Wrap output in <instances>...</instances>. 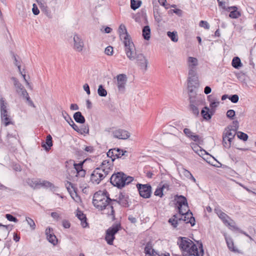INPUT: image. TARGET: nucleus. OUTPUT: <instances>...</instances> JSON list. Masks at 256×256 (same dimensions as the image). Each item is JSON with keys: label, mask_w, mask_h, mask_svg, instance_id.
Returning <instances> with one entry per match:
<instances>
[{"label": "nucleus", "mask_w": 256, "mask_h": 256, "mask_svg": "<svg viewBox=\"0 0 256 256\" xmlns=\"http://www.w3.org/2000/svg\"><path fill=\"white\" fill-rule=\"evenodd\" d=\"M211 96H208V100L210 102V107L212 108V110L216 108L219 104L220 102L218 101L215 102L214 100L211 99L210 97Z\"/></svg>", "instance_id": "43"}, {"label": "nucleus", "mask_w": 256, "mask_h": 256, "mask_svg": "<svg viewBox=\"0 0 256 256\" xmlns=\"http://www.w3.org/2000/svg\"><path fill=\"white\" fill-rule=\"evenodd\" d=\"M142 34L144 38L149 40L150 38V28L148 26H144L142 30Z\"/></svg>", "instance_id": "29"}, {"label": "nucleus", "mask_w": 256, "mask_h": 256, "mask_svg": "<svg viewBox=\"0 0 256 256\" xmlns=\"http://www.w3.org/2000/svg\"><path fill=\"white\" fill-rule=\"evenodd\" d=\"M51 216L56 220H58L60 218V214L56 212H52L50 214Z\"/></svg>", "instance_id": "64"}, {"label": "nucleus", "mask_w": 256, "mask_h": 256, "mask_svg": "<svg viewBox=\"0 0 256 256\" xmlns=\"http://www.w3.org/2000/svg\"><path fill=\"white\" fill-rule=\"evenodd\" d=\"M104 53L108 56H112L113 54V48L111 46H107L105 48Z\"/></svg>", "instance_id": "55"}, {"label": "nucleus", "mask_w": 256, "mask_h": 256, "mask_svg": "<svg viewBox=\"0 0 256 256\" xmlns=\"http://www.w3.org/2000/svg\"><path fill=\"white\" fill-rule=\"evenodd\" d=\"M66 188H67V190H68V192H70V194L72 198H74V196H72V192H71V190H70V186L72 188H74V193H75V195H76V196H77V194H76V190H75V189H74V184H73L72 182H69L67 181V182H66Z\"/></svg>", "instance_id": "44"}, {"label": "nucleus", "mask_w": 256, "mask_h": 256, "mask_svg": "<svg viewBox=\"0 0 256 256\" xmlns=\"http://www.w3.org/2000/svg\"><path fill=\"white\" fill-rule=\"evenodd\" d=\"M11 79L13 80L14 84L16 88V91L18 93H20V90H22L24 87L19 82L18 79L14 77H12Z\"/></svg>", "instance_id": "30"}, {"label": "nucleus", "mask_w": 256, "mask_h": 256, "mask_svg": "<svg viewBox=\"0 0 256 256\" xmlns=\"http://www.w3.org/2000/svg\"><path fill=\"white\" fill-rule=\"evenodd\" d=\"M73 41L74 50L76 52H81L84 47V41L83 40L81 36L77 34H74L73 37Z\"/></svg>", "instance_id": "13"}, {"label": "nucleus", "mask_w": 256, "mask_h": 256, "mask_svg": "<svg viewBox=\"0 0 256 256\" xmlns=\"http://www.w3.org/2000/svg\"><path fill=\"white\" fill-rule=\"evenodd\" d=\"M26 182L31 188H36L39 186L40 181L34 178H28L26 180Z\"/></svg>", "instance_id": "31"}, {"label": "nucleus", "mask_w": 256, "mask_h": 256, "mask_svg": "<svg viewBox=\"0 0 256 256\" xmlns=\"http://www.w3.org/2000/svg\"><path fill=\"white\" fill-rule=\"evenodd\" d=\"M108 162L104 160L102 162V168H96L92 172L90 176V180L93 184H98L108 174L110 168L105 167L104 166L108 164Z\"/></svg>", "instance_id": "8"}, {"label": "nucleus", "mask_w": 256, "mask_h": 256, "mask_svg": "<svg viewBox=\"0 0 256 256\" xmlns=\"http://www.w3.org/2000/svg\"><path fill=\"white\" fill-rule=\"evenodd\" d=\"M226 132L223 134L222 141L224 147L229 148L230 146L232 140L234 138L236 132H234L232 129L226 130Z\"/></svg>", "instance_id": "14"}, {"label": "nucleus", "mask_w": 256, "mask_h": 256, "mask_svg": "<svg viewBox=\"0 0 256 256\" xmlns=\"http://www.w3.org/2000/svg\"><path fill=\"white\" fill-rule=\"evenodd\" d=\"M144 253L146 256H156L158 252L152 248V244L151 242L146 243L144 248Z\"/></svg>", "instance_id": "20"}, {"label": "nucleus", "mask_w": 256, "mask_h": 256, "mask_svg": "<svg viewBox=\"0 0 256 256\" xmlns=\"http://www.w3.org/2000/svg\"><path fill=\"white\" fill-rule=\"evenodd\" d=\"M167 36L170 38L172 41L177 42L178 41V36L176 32H168Z\"/></svg>", "instance_id": "35"}, {"label": "nucleus", "mask_w": 256, "mask_h": 256, "mask_svg": "<svg viewBox=\"0 0 256 256\" xmlns=\"http://www.w3.org/2000/svg\"><path fill=\"white\" fill-rule=\"evenodd\" d=\"M84 161H83V162H80L78 164H76V163L74 164V168L76 171V172H78L80 171V170H83V164H84Z\"/></svg>", "instance_id": "46"}, {"label": "nucleus", "mask_w": 256, "mask_h": 256, "mask_svg": "<svg viewBox=\"0 0 256 256\" xmlns=\"http://www.w3.org/2000/svg\"><path fill=\"white\" fill-rule=\"evenodd\" d=\"M225 239L228 248L234 252L235 250L234 247V242L232 238L226 237Z\"/></svg>", "instance_id": "41"}, {"label": "nucleus", "mask_w": 256, "mask_h": 256, "mask_svg": "<svg viewBox=\"0 0 256 256\" xmlns=\"http://www.w3.org/2000/svg\"><path fill=\"white\" fill-rule=\"evenodd\" d=\"M39 181V186H40L42 187L46 188H50V190L53 191L56 190V189L58 188L57 187L55 186L54 184H52V182L48 181L42 180V182L40 180Z\"/></svg>", "instance_id": "28"}, {"label": "nucleus", "mask_w": 256, "mask_h": 256, "mask_svg": "<svg viewBox=\"0 0 256 256\" xmlns=\"http://www.w3.org/2000/svg\"><path fill=\"white\" fill-rule=\"evenodd\" d=\"M76 216L80 220L82 228H86L88 226L86 216L82 211L78 210Z\"/></svg>", "instance_id": "22"}, {"label": "nucleus", "mask_w": 256, "mask_h": 256, "mask_svg": "<svg viewBox=\"0 0 256 256\" xmlns=\"http://www.w3.org/2000/svg\"><path fill=\"white\" fill-rule=\"evenodd\" d=\"M232 64L236 68H239L242 65L240 58L237 56L233 58Z\"/></svg>", "instance_id": "34"}, {"label": "nucleus", "mask_w": 256, "mask_h": 256, "mask_svg": "<svg viewBox=\"0 0 256 256\" xmlns=\"http://www.w3.org/2000/svg\"><path fill=\"white\" fill-rule=\"evenodd\" d=\"M199 26L200 27H202L206 30H208L210 27L208 23L206 21L204 20H201L200 22Z\"/></svg>", "instance_id": "53"}, {"label": "nucleus", "mask_w": 256, "mask_h": 256, "mask_svg": "<svg viewBox=\"0 0 256 256\" xmlns=\"http://www.w3.org/2000/svg\"><path fill=\"white\" fill-rule=\"evenodd\" d=\"M26 220L32 230H34L36 228V224L32 219L30 218H26Z\"/></svg>", "instance_id": "49"}, {"label": "nucleus", "mask_w": 256, "mask_h": 256, "mask_svg": "<svg viewBox=\"0 0 256 256\" xmlns=\"http://www.w3.org/2000/svg\"><path fill=\"white\" fill-rule=\"evenodd\" d=\"M136 186L140 196L144 198H150L152 194V186L150 184H137Z\"/></svg>", "instance_id": "12"}, {"label": "nucleus", "mask_w": 256, "mask_h": 256, "mask_svg": "<svg viewBox=\"0 0 256 256\" xmlns=\"http://www.w3.org/2000/svg\"><path fill=\"white\" fill-rule=\"evenodd\" d=\"M236 115L235 111L233 110H228L226 112V116L230 120H234Z\"/></svg>", "instance_id": "48"}, {"label": "nucleus", "mask_w": 256, "mask_h": 256, "mask_svg": "<svg viewBox=\"0 0 256 256\" xmlns=\"http://www.w3.org/2000/svg\"><path fill=\"white\" fill-rule=\"evenodd\" d=\"M48 240L54 246L57 244L58 240L54 232L46 237Z\"/></svg>", "instance_id": "38"}, {"label": "nucleus", "mask_w": 256, "mask_h": 256, "mask_svg": "<svg viewBox=\"0 0 256 256\" xmlns=\"http://www.w3.org/2000/svg\"><path fill=\"white\" fill-rule=\"evenodd\" d=\"M159 10V6L158 5L154 6L153 7V12H154V16L155 20L160 23L162 20V16L158 12Z\"/></svg>", "instance_id": "26"}, {"label": "nucleus", "mask_w": 256, "mask_h": 256, "mask_svg": "<svg viewBox=\"0 0 256 256\" xmlns=\"http://www.w3.org/2000/svg\"><path fill=\"white\" fill-rule=\"evenodd\" d=\"M184 132L186 136L196 142H199L200 140V137L197 134H194L189 128H185L184 130Z\"/></svg>", "instance_id": "21"}, {"label": "nucleus", "mask_w": 256, "mask_h": 256, "mask_svg": "<svg viewBox=\"0 0 256 256\" xmlns=\"http://www.w3.org/2000/svg\"><path fill=\"white\" fill-rule=\"evenodd\" d=\"M14 61H15L14 64H15L16 66H18V69L20 73L22 75V76L24 81L26 82V84L28 85H29L30 83L28 82L26 78V74H22V72H21L20 65L19 64V62H18V60L16 59V56L15 55H14Z\"/></svg>", "instance_id": "36"}, {"label": "nucleus", "mask_w": 256, "mask_h": 256, "mask_svg": "<svg viewBox=\"0 0 256 256\" xmlns=\"http://www.w3.org/2000/svg\"><path fill=\"white\" fill-rule=\"evenodd\" d=\"M6 218L7 220L10 222H18V220L14 216L10 214H6Z\"/></svg>", "instance_id": "54"}, {"label": "nucleus", "mask_w": 256, "mask_h": 256, "mask_svg": "<svg viewBox=\"0 0 256 256\" xmlns=\"http://www.w3.org/2000/svg\"><path fill=\"white\" fill-rule=\"evenodd\" d=\"M122 229L120 223L114 224L109 228L106 231L105 240L110 245L113 244L114 240L115 238V234Z\"/></svg>", "instance_id": "10"}, {"label": "nucleus", "mask_w": 256, "mask_h": 256, "mask_svg": "<svg viewBox=\"0 0 256 256\" xmlns=\"http://www.w3.org/2000/svg\"><path fill=\"white\" fill-rule=\"evenodd\" d=\"M120 36L121 39L123 38V43L124 46V50L126 56L132 58L131 50L134 48V44L131 40L130 36L127 32L126 26L124 24H121L118 28Z\"/></svg>", "instance_id": "7"}, {"label": "nucleus", "mask_w": 256, "mask_h": 256, "mask_svg": "<svg viewBox=\"0 0 256 256\" xmlns=\"http://www.w3.org/2000/svg\"><path fill=\"white\" fill-rule=\"evenodd\" d=\"M196 88L188 87L190 104L188 109L195 116H198L200 114L199 107L203 104V100L196 96L194 89Z\"/></svg>", "instance_id": "5"}, {"label": "nucleus", "mask_w": 256, "mask_h": 256, "mask_svg": "<svg viewBox=\"0 0 256 256\" xmlns=\"http://www.w3.org/2000/svg\"><path fill=\"white\" fill-rule=\"evenodd\" d=\"M217 1L219 6L221 7L223 9H226V4L228 0H217Z\"/></svg>", "instance_id": "56"}, {"label": "nucleus", "mask_w": 256, "mask_h": 256, "mask_svg": "<svg viewBox=\"0 0 256 256\" xmlns=\"http://www.w3.org/2000/svg\"><path fill=\"white\" fill-rule=\"evenodd\" d=\"M52 146V138L50 134L46 136L45 143L42 144V146L44 148L46 151H48Z\"/></svg>", "instance_id": "23"}, {"label": "nucleus", "mask_w": 256, "mask_h": 256, "mask_svg": "<svg viewBox=\"0 0 256 256\" xmlns=\"http://www.w3.org/2000/svg\"><path fill=\"white\" fill-rule=\"evenodd\" d=\"M178 244L183 252H186L185 254H183V256H202L204 254L202 243L198 246L200 249V252H198L197 246L192 240L187 238L180 237Z\"/></svg>", "instance_id": "2"}, {"label": "nucleus", "mask_w": 256, "mask_h": 256, "mask_svg": "<svg viewBox=\"0 0 256 256\" xmlns=\"http://www.w3.org/2000/svg\"><path fill=\"white\" fill-rule=\"evenodd\" d=\"M175 200H177L176 204H178V212L181 213L182 212V206H184L186 208L188 207V204L187 202V200L186 198L183 196H178L176 195L175 196Z\"/></svg>", "instance_id": "18"}, {"label": "nucleus", "mask_w": 256, "mask_h": 256, "mask_svg": "<svg viewBox=\"0 0 256 256\" xmlns=\"http://www.w3.org/2000/svg\"><path fill=\"white\" fill-rule=\"evenodd\" d=\"M0 106L2 121L4 122L5 126H8L10 124H12V122L11 119L8 114L6 109L7 103L2 98H0Z\"/></svg>", "instance_id": "11"}, {"label": "nucleus", "mask_w": 256, "mask_h": 256, "mask_svg": "<svg viewBox=\"0 0 256 256\" xmlns=\"http://www.w3.org/2000/svg\"><path fill=\"white\" fill-rule=\"evenodd\" d=\"M46 234V237L48 236V235L51 234L53 233V230L52 228H50V227L46 228L45 231Z\"/></svg>", "instance_id": "63"}, {"label": "nucleus", "mask_w": 256, "mask_h": 256, "mask_svg": "<svg viewBox=\"0 0 256 256\" xmlns=\"http://www.w3.org/2000/svg\"><path fill=\"white\" fill-rule=\"evenodd\" d=\"M182 174L188 178H190V176H192V174L190 172L186 169L183 170Z\"/></svg>", "instance_id": "58"}, {"label": "nucleus", "mask_w": 256, "mask_h": 256, "mask_svg": "<svg viewBox=\"0 0 256 256\" xmlns=\"http://www.w3.org/2000/svg\"><path fill=\"white\" fill-rule=\"evenodd\" d=\"M188 68V77L187 79L188 87L198 88L199 86L198 79L197 74L198 61L197 58L188 56L186 60Z\"/></svg>", "instance_id": "3"}, {"label": "nucleus", "mask_w": 256, "mask_h": 256, "mask_svg": "<svg viewBox=\"0 0 256 256\" xmlns=\"http://www.w3.org/2000/svg\"><path fill=\"white\" fill-rule=\"evenodd\" d=\"M230 126L232 128L230 129L232 130L234 132H236L238 129V122L237 120L233 121L232 124Z\"/></svg>", "instance_id": "50"}, {"label": "nucleus", "mask_w": 256, "mask_h": 256, "mask_svg": "<svg viewBox=\"0 0 256 256\" xmlns=\"http://www.w3.org/2000/svg\"><path fill=\"white\" fill-rule=\"evenodd\" d=\"M114 152H116L115 148H112L107 152V156L111 158L112 162L114 160Z\"/></svg>", "instance_id": "47"}, {"label": "nucleus", "mask_w": 256, "mask_h": 256, "mask_svg": "<svg viewBox=\"0 0 256 256\" xmlns=\"http://www.w3.org/2000/svg\"><path fill=\"white\" fill-rule=\"evenodd\" d=\"M142 4V2L140 0H130V8L134 10L139 8Z\"/></svg>", "instance_id": "32"}, {"label": "nucleus", "mask_w": 256, "mask_h": 256, "mask_svg": "<svg viewBox=\"0 0 256 256\" xmlns=\"http://www.w3.org/2000/svg\"><path fill=\"white\" fill-rule=\"evenodd\" d=\"M116 152L114 154V160L116 158H121L123 156H125L126 153H127V152L126 150L124 151L123 150H121L119 148H114Z\"/></svg>", "instance_id": "33"}, {"label": "nucleus", "mask_w": 256, "mask_h": 256, "mask_svg": "<svg viewBox=\"0 0 256 256\" xmlns=\"http://www.w3.org/2000/svg\"><path fill=\"white\" fill-rule=\"evenodd\" d=\"M113 137L118 139L126 140L130 136V134L126 130L118 128L112 132Z\"/></svg>", "instance_id": "17"}, {"label": "nucleus", "mask_w": 256, "mask_h": 256, "mask_svg": "<svg viewBox=\"0 0 256 256\" xmlns=\"http://www.w3.org/2000/svg\"><path fill=\"white\" fill-rule=\"evenodd\" d=\"M134 180L133 177L120 172L114 174L110 178V182L114 186L121 189L132 182Z\"/></svg>", "instance_id": "6"}, {"label": "nucleus", "mask_w": 256, "mask_h": 256, "mask_svg": "<svg viewBox=\"0 0 256 256\" xmlns=\"http://www.w3.org/2000/svg\"><path fill=\"white\" fill-rule=\"evenodd\" d=\"M229 10H232L229 14V16L232 18H236L240 16V14L238 11V8L236 6H231L228 8Z\"/></svg>", "instance_id": "27"}, {"label": "nucleus", "mask_w": 256, "mask_h": 256, "mask_svg": "<svg viewBox=\"0 0 256 256\" xmlns=\"http://www.w3.org/2000/svg\"><path fill=\"white\" fill-rule=\"evenodd\" d=\"M154 194L156 196H159L162 198L164 195L162 188H161L160 187L158 188L156 190Z\"/></svg>", "instance_id": "51"}, {"label": "nucleus", "mask_w": 256, "mask_h": 256, "mask_svg": "<svg viewBox=\"0 0 256 256\" xmlns=\"http://www.w3.org/2000/svg\"><path fill=\"white\" fill-rule=\"evenodd\" d=\"M32 11L34 15H38L40 13V10L35 4H33Z\"/></svg>", "instance_id": "57"}, {"label": "nucleus", "mask_w": 256, "mask_h": 256, "mask_svg": "<svg viewBox=\"0 0 256 256\" xmlns=\"http://www.w3.org/2000/svg\"><path fill=\"white\" fill-rule=\"evenodd\" d=\"M38 4L39 5L40 8L42 9V11H45L46 12H48V8L47 4L44 0H37Z\"/></svg>", "instance_id": "40"}, {"label": "nucleus", "mask_w": 256, "mask_h": 256, "mask_svg": "<svg viewBox=\"0 0 256 256\" xmlns=\"http://www.w3.org/2000/svg\"><path fill=\"white\" fill-rule=\"evenodd\" d=\"M78 133L82 134H89V127L88 124L82 125L80 128L78 132Z\"/></svg>", "instance_id": "39"}, {"label": "nucleus", "mask_w": 256, "mask_h": 256, "mask_svg": "<svg viewBox=\"0 0 256 256\" xmlns=\"http://www.w3.org/2000/svg\"><path fill=\"white\" fill-rule=\"evenodd\" d=\"M92 204L98 210H106L108 216H112L115 220V212L113 207L112 199L110 198L109 193L106 190H99L96 192L93 196Z\"/></svg>", "instance_id": "1"}, {"label": "nucleus", "mask_w": 256, "mask_h": 256, "mask_svg": "<svg viewBox=\"0 0 256 256\" xmlns=\"http://www.w3.org/2000/svg\"><path fill=\"white\" fill-rule=\"evenodd\" d=\"M237 136L238 138L243 140L244 141H246L248 139V134L242 132H237Z\"/></svg>", "instance_id": "45"}, {"label": "nucleus", "mask_w": 256, "mask_h": 256, "mask_svg": "<svg viewBox=\"0 0 256 256\" xmlns=\"http://www.w3.org/2000/svg\"><path fill=\"white\" fill-rule=\"evenodd\" d=\"M216 213L218 215V217L222 220L223 222L226 226H231L234 228V229H236L237 228L235 226H234L232 225V220H230L231 222H230L228 220V219H230V218L224 212H222L220 210H216Z\"/></svg>", "instance_id": "19"}, {"label": "nucleus", "mask_w": 256, "mask_h": 256, "mask_svg": "<svg viewBox=\"0 0 256 256\" xmlns=\"http://www.w3.org/2000/svg\"><path fill=\"white\" fill-rule=\"evenodd\" d=\"M201 114L203 118L206 120H210L213 113L212 111L209 112V108L207 106H204L201 111Z\"/></svg>", "instance_id": "24"}, {"label": "nucleus", "mask_w": 256, "mask_h": 256, "mask_svg": "<svg viewBox=\"0 0 256 256\" xmlns=\"http://www.w3.org/2000/svg\"><path fill=\"white\" fill-rule=\"evenodd\" d=\"M74 120L79 124H84L86 122L84 117L82 115L80 112H76L73 116Z\"/></svg>", "instance_id": "25"}, {"label": "nucleus", "mask_w": 256, "mask_h": 256, "mask_svg": "<svg viewBox=\"0 0 256 256\" xmlns=\"http://www.w3.org/2000/svg\"><path fill=\"white\" fill-rule=\"evenodd\" d=\"M136 48L134 46V48L132 49L131 52V56L132 57V58H130L129 57H128L130 60H136V64L140 67L141 69L144 70V71H146L148 69V60L146 58V56L142 54H136Z\"/></svg>", "instance_id": "9"}, {"label": "nucleus", "mask_w": 256, "mask_h": 256, "mask_svg": "<svg viewBox=\"0 0 256 256\" xmlns=\"http://www.w3.org/2000/svg\"><path fill=\"white\" fill-rule=\"evenodd\" d=\"M21 96H22L24 98H26L28 96H29L28 94L24 88L21 90H20V93Z\"/></svg>", "instance_id": "59"}, {"label": "nucleus", "mask_w": 256, "mask_h": 256, "mask_svg": "<svg viewBox=\"0 0 256 256\" xmlns=\"http://www.w3.org/2000/svg\"><path fill=\"white\" fill-rule=\"evenodd\" d=\"M98 94L100 96L104 97L107 95V92L106 89L104 88L103 86L100 84L98 86Z\"/></svg>", "instance_id": "37"}, {"label": "nucleus", "mask_w": 256, "mask_h": 256, "mask_svg": "<svg viewBox=\"0 0 256 256\" xmlns=\"http://www.w3.org/2000/svg\"><path fill=\"white\" fill-rule=\"evenodd\" d=\"M84 90L88 94H90V92L89 86L88 84H85L83 86Z\"/></svg>", "instance_id": "61"}, {"label": "nucleus", "mask_w": 256, "mask_h": 256, "mask_svg": "<svg viewBox=\"0 0 256 256\" xmlns=\"http://www.w3.org/2000/svg\"><path fill=\"white\" fill-rule=\"evenodd\" d=\"M168 222L174 228H176L180 224H190L192 226L195 224V218L193 216L192 212L188 210L186 212L182 210V212L176 214L168 220Z\"/></svg>", "instance_id": "4"}, {"label": "nucleus", "mask_w": 256, "mask_h": 256, "mask_svg": "<svg viewBox=\"0 0 256 256\" xmlns=\"http://www.w3.org/2000/svg\"><path fill=\"white\" fill-rule=\"evenodd\" d=\"M62 226L66 228H70V224L68 221L66 220H64L62 221Z\"/></svg>", "instance_id": "62"}, {"label": "nucleus", "mask_w": 256, "mask_h": 256, "mask_svg": "<svg viewBox=\"0 0 256 256\" xmlns=\"http://www.w3.org/2000/svg\"><path fill=\"white\" fill-rule=\"evenodd\" d=\"M62 117L67 122L70 124V122H72L73 120L72 119L71 117L69 116V114L64 110H62Z\"/></svg>", "instance_id": "42"}, {"label": "nucleus", "mask_w": 256, "mask_h": 256, "mask_svg": "<svg viewBox=\"0 0 256 256\" xmlns=\"http://www.w3.org/2000/svg\"><path fill=\"white\" fill-rule=\"evenodd\" d=\"M128 196L125 192H120L118 198L116 199H112V202H115L120 205L122 206L127 208L129 206Z\"/></svg>", "instance_id": "16"}, {"label": "nucleus", "mask_w": 256, "mask_h": 256, "mask_svg": "<svg viewBox=\"0 0 256 256\" xmlns=\"http://www.w3.org/2000/svg\"><path fill=\"white\" fill-rule=\"evenodd\" d=\"M116 85L118 92L124 94L126 90V86L127 82V77L125 74H120L116 76Z\"/></svg>", "instance_id": "15"}, {"label": "nucleus", "mask_w": 256, "mask_h": 256, "mask_svg": "<svg viewBox=\"0 0 256 256\" xmlns=\"http://www.w3.org/2000/svg\"><path fill=\"white\" fill-rule=\"evenodd\" d=\"M77 174L76 175V176H78L82 178H83L85 176L86 174V171L83 169L82 170H80L79 172H76Z\"/></svg>", "instance_id": "60"}, {"label": "nucleus", "mask_w": 256, "mask_h": 256, "mask_svg": "<svg viewBox=\"0 0 256 256\" xmlns=\"http://www.w3.org/2000/svg\"><path fill=\"white\" fill-rule=\"evenodd\" d=\"M229 100L233 103H236L239 100V97L237 94H233L228 96Z\"/></svg>", "instance_id": "52"}]
</instances>
